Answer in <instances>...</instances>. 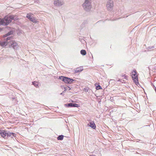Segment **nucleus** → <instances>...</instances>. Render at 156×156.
<instances>
[{"mask_svg": "<svg viewBox=\"0 0 156 156\" xmlns=\"http://www.w3.org/2000/svg\"><path fill=\"white\" fill-rule=\"evenodd\" d=\"M63 136L62 135H59L57 137V139L58 140H63Z\"/></svg>", "mask_w": 156, "mask_h": 156, "instance_id": "16", "label": "nucleus"}, {"mask_svg": "<svg viewBox=\"0 0 156 156\" xmlns=\"http://www.w3.org/2000/svg\"><path fill=\"white\" fill-rule=\"evenodd\" d=\"M32 84L36 87H37L38 86V83L35 81L32 82Z\"/></svg>", "mask_w": 156, "mask_h": 156, "instance_id": "17", "label": "nucleus"}, {"mask_svg": "<svg viewBox=\"0 0 156 156\" xmlns=\"http://www.w3.org/2000/svg\"><path fill=\"white\" fill-rule=\"evenodd\" d=\"M113 1L112 0H109L107 2L106 7L108 10H112L113 7Z\"/></svg>", "mask_w": 156, "mask_h": 156, "instance_id": "6", "label": "nucleus"}, {"mask_svg": "<svg viewBox=\"0 0 156 156\" xmlns=\"http://www.w3.org/2000/svg\"><path fill=\"white\" fill-rule=\"evenodd\" d=\"M64 4V2L62 0H55L54 2V4L56 6H61Z\"/></svg>", "mask_w": 156, "mask_h": 156, "instance_id": "9", "label": "nucleus"}, {"mask_svg": "<svg viewBox=\"0 0 156 156\" xmlns=\"http://www.w3.org/2000/svg\"><path fill=\"white\" fill-rule=\"evenodd\" d=\"M101 89H102L100 85H98V86H96V89L97 90H98Z\"/></svg>", "mask_w": 156, "mask_h": 156, "instance_id": "19", "label": "nucleus"}, {"mask_svg": "<svg viewBox=\"0 0 156 156\" xmlns=\"http://www.w3.org/2000/svg\"><path fill=\"white\" fill-rule=\"evenodd\" d=\"M1 60V58L0 57V60Z\"/></svg>", "mask_w": 156, "mask_h": 156, "instance_id": "26", "label": "nucleus"}, {"mask_svg": "<svg viewBox=\"0 0 156 156\" xmlns=\"http://www.w3.org/2000/svg\"><path fill=\"white\" fill-rule=\"evenodd\" d=\"M33 15V14L28 13L27 14L26 17L33 23H36L37 22V21L35 18L34 17Z\"/></svg>", "mask_w": 156, "mask_h": 156, "instance_id": "7", "label": "nucleus"}, {"mask_svg": "<svg viewBox=\"0 0 156 156\" xmlns=\"http://www.w3.org/2000/svg\"><path fill=\"white\" fill-rule=\"evenodd\" d=\"M122 83H123V82H125V81H124V80H122V81H121Z\"/></svg>", "mask_w": 156, "mask_h": 156, "instance_id": "23", "label": "nucleus"}, {"mask_svg": "<svg viewBox=\"0 0 156 156\" xmlns=\"http://www.w3.org/2000/svg\"><path fill=\"white\" fill-rule=\"evenodd\" d=\"M90 125L89 124H88V126H89L91 128L93 129H95L96 128V126L95 123L94 122H90Z\"/></svg>", "mask_w": 156, "mask_h": 156, "instance_id": "13", "label": "nucleus"}, {"mask_svg": "<svg viewBox=\"0 0 156 156\" xmlns=\"http://www.w3.org/2000/svg\"><path fill=\"white\" fill-rule=\"evenodd\" d=\"M12 39H13L12 37L10 36L7 37L5 40L4 41H0V46L4 47L8 45L9 41L10 40H12Z\"/></svg>", "mask_w": 156, "mask_h": 156, "instance_id": "4", "label": "nucleus"}, {"mask_svg": "<svg viewBox=\"0 0 156 156\" xmlns=\"http://www.w3.org/2000/svg\"><path fill=\"white\" fill-rule=\"evenodd\" d=\"M18 19L17 16L14 15L5 16L3 19L0 18V25H7L12 20H16Z\"/></svg>", "mask_w": 156, "mask_h": 156, "instance_id": "1", "label": "nucleus"}, {"mask_svg": "<svg viewBox=\"0 0 156 156\" xmlns=\"http://www.w3.org/2000/svg\"><path fill=\"white\" fill-rule=\"evenodd\" d=\"M155 92H156V87H155Z\"/></svg>", "mask_w": 156, "mask_h": 156, "instance_id": "24", "label": "nucleus"}, {"mask_svg": "<svg viewBox=\"0 0 156 156\" xmlns=\"http://www.w3.org/2000/svg\"><path fill=\"white\" fill-rule=\"evenodd\" d=\"M67 107H79V105L76 103H69L65 105Z\"/></svg>", "mask_w": 156, "mask_h": 156, "instance_id": "10", "label": "nucleus"}, {"mask_svg": "<svg viewBox=\"0 0 156 156\" xmlns=\"http://www.w3.org/2000/svg\"><path fill=\"white\" fill-rule=\"evenodd\" d=\"M12 32L11 31L9 32L8 33L6 34L4 36V37H6L9 35H10L11 34H12Z\"/></svg>", "mask_w": 156, "mask_h": 156, "instance_id": "18", "label": "nucleus"}, {"mask_svg": "<svg viewBox=\"0 0 156 156\" xmlns=\"http://www.w3.org/2000/svg\"><path fill=\"white\" fill-rule=\"evenodd\" d=\"M80 53L83 55H85L86 54V52L84 50H82L80 51Z\"/></svg>", "mask_w": 156, "mask_h": 156, "instance_id": "15", "label": "nucleus"}, {"mask_svg": "<svg viewBox=\"0 0 156 156\" xmlns=\"http://www.w3.org/2000/svg\"><path fill=\"white\" fill-rule=\"evenodd\" d=\"M91 2L92 0H85L82 5L83 9L86 11H89L92 8Z\"/></svg>", "mask_w": 156, "mask_h": 156, "instance_id": "2", "label": "nucleus"}, {"mask_svg": "<svg viewBox=\"0 0 156 156\" xmlns=\"http://www.w3.org/2000/svg\"><path fill=\"white\" fill-rule=\"evenodd\" d=\"M12 40H10V41H9L8 45L10 47H12L13 49H16L18 48V45L16 42Z\"/></svg>", "mask_w": 156, "mask_h": 156, "instance_id": "5", "label": "nucleus"}, {"mask_svg": "<svg viewBox=\"0 0 156 156\" xmlns=\"http://www.w3.org/2000/svg\"><path fill=\"white\" fill-rule=\"evenodd\" d=\"M59 79L62 80L67 84H71L73 83V82L76 81L75 80L72 79L62 76H59Z\"/></svg>", "mask_w": 156, "mask_h": 156, "instance_id": "3", "label": "nucleus"}, {"mask_svg": "<svg viewBox=\"0 0 156 156\" xmlns=\"http://www.w3.org/2000/svg\"><path fill=\"white\" fill-rule=\"evenodd\" d=\"M136 70H134L132 72V78L133 80H134V81L136 83V84H137L136 83H138V77L136 75Z\"/></svg>", "mask_w": 156, "mask_h": 156, "instance_id": "8", "label": "nucleus"}, {"mask_svg": "<svg viewBox=\"0 0 156 156\" xmlns=\"http://www.w3.org/2000/svg\"><path fill=\"white\" fill-rule=\"evenodd\" d=\"M16 134L12 133H11L9 132H7V135L6 136L7 137H12V136H15Z\"/></svg>", "mask_w": 156, "mask_h": 156, "instance_id": "12", "label": "nucleus"}, {"mask_svg": "<svg viewBox=\"0 0 156 156\" xmlns=\"http://www.w3.org/2000/svg\"><path fill=\"white\" fill-rule=\"evenodd\" d=\"M83 70V69L82 67H79L77 68L75 70V73H80Z\"/></svg>", "mask_w": 156, "mask_h": 156, "instance_id": "14", "label": "nucleus"}, {"mask_svg": "<svg viewBox=\"0 0 156 156\" xmlns=\"http://www.w3.org/2000/svg\"><path fill=\"white\" fill-rule=\"evenodd\" d=\"M0 134L2 137L5 138L7 135V131L4 130H0Z\"/></svg>", "mask_w": 156, "mask_h": 156, "instance_id": "11", "label": "nucleus"}, {"mask_svg": "<svg viewBox=\"0 0 156 156\" xmlns=\"http://www.w3.org/2000/svg\"><path fill=\"white\" fill-rule=\"evenodd\" d=\"M118 81H120V82H121V80H118Z\"/></svg>", "mask_w": 156, "mask_h": 156, "instance_id": "21", "label": "nucleus"}, {"mask_svg": "<svg viewBox=\"0 0 156 156\" xmlns=\"http://www.w3.org/2000/svg\"><path fill=\"white\" fill-rule=\"evenodd\" d=\"M64 92V91L62 93H60V94L61 95H62L63 94V93Z\"/></svg>", "mask_w": 156, "mask_h": 156, "instance_id": "22", "label": "nucleus"}, {"mask_svg": "<svg viewBox=\"0 0 156 156\" xmlns=\"http://www.w3.org/2000/svg\"><path fill=\"white\" fill-rule=\"evenodd\" d=\"M154 48V47H150V46L149 47V48H150V49L152 48Z\"/></svg>", "mask_w": 156, "mask_h": 156, "instance_id": "20", "label": "nucleus"}, {"mask_svg": "<svg viewBox=\"0 0 156 156\" xmlns=\"http://www.w3.org/2000/svg\"><path fill=\"white\" fill-rule=\"evenodd\" d=\"M69 90H70L71 89V88L69 87Z\"/></svg>", "mask_w": 156, "mask_h": 156, "instance_id": "25", "label": "nucleus"}]
</instances>
